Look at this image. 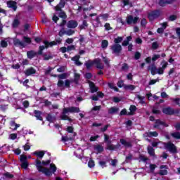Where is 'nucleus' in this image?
Returning <instances> with one entry per match:
<instances>
[{"mask_svg": "<svg viewBox=\"0 0 180 180\" xmlns=\"http://www.w3.org/2000/svg\"><path fill=\"white\" fill-rule=\"evenodd\" d=\"M50 164V160L43 161L42 162L39 160V159H37L36 160V167L37 169H38L39 172H42V174H44V175H46V176H50L51 175H53L57 171V167H56V165L51 164L50 168L51 170L43 167V165H49Z\"/></svg>", "mask_w": 180, "mask_h": 180, "instance_id": "nucleus-1", "label": "nucleus"}, {"mask_svg": "<svg viewBox=\"0 0 180 180\" xmlns=\"http://www.w3.org/2000/svg\"><path fill=\"white\" fill-rule=\"evenodd\" d=\"M79 112V108H77V107L66 108H64L63 112L60 116V117L62 120H69V122H70L71 118H70L68 116L65 115H67V113H78Z\"/></svg>", "mask_w": 180, "mask_h": 180, "instance_id": "nucleus-2", "label": "nucleus"}, {"mask_svg": "<svg viewBox=\"0 0 180 180\" xmlns=\"http://www.w3.org/2000/svg\"><path fill=\"white\" fill-rule=\"evenodd\" d=\"M96 65V67L99 68L100 70H102L103 68V64L101 62V59L97 58L94 60H89L85 63V65L88 70L92 67V65Z\"/></svg>", "mask_w": 180, "mask_h": 180, "instance_id": "nucleus-3", "label": "nucleus"}, {"mask_svg": "<svg viewBox=\"0 0 180 180\" xmlns=\"http://www.w3.org/2000/svg\"><path fill=\"white\" fill-rule=\"evenodd\" d=\"M61 8H64V2L63 1V0H61L59 4L55 7V9L57 12L56 15H58L59 18H62V19H65V18H67V15H65V13L61 11Z\"/></svg>", "mask_w": 180, "mask_h": 180, "instance_id": "nucleus-4", "label": "nucleus"}, {"mask_svg": "<svg viewBox=\"0 0 180 180\" xmlns=\"http://www.w3.org/2000/svg\"><path fill=\"white\" fill-rule=\"evenodd\" d=\"M162 146L165 147V148H166V150H168V151L172 154L177 153L176 146H175L174 143L171 142H168L167 143H163Z\"/></svg>", "mask_w": 180, "mask_h": 180, "instance_id": "nucleus-5", "label": "nucleus"}, {"mask_svg": "<svg viewBox=\"0 0 180 180\" xmlns=\"http://www.w3.org/2000/svg\"><path fill=\"white\" fill-rule=\"evenodd\" d=\"M20 162H22L21 167L24 169H27V167H29V163L27 162V156H26L25 155H21L20 156Z\"/></svg>", "mask_w": 180, "mask_h": 180, "instance_id": "nucleus-6", "label": "nucleus"}, {"mask_svg": "<svg viewBox=\"0 0 180 180\" xmlns=\"http://www.w3.org/2000/svg\"><path fill=\"white\" fill-rule=\"evenodd\" d=\"M61 44V39H58L56 41H53L51 42H49L47 41H44V44H45L46 49L49 47H53V46H56V44Z\"/></svg>", "mask_w": 180, "mask_h": 180, "instance_id": "nucleus-7", "label": "nucleus"}, {"mask_svg": "<svg viewBox=\"0 0 180 180\" xmlns=\"http://www.w3.org/2000/svg\"><path fill=\"white\" fill-rule=\"evenodd\" d=\"M159 16H160V11H154L148 13V18L149 20L152 22V20H154V19H157V18H158Z\"/></svg>", "mask_w": 180, "mask_h": 180, "instance_id": "nucleus-8", "label": "nucleus"}, {"mask_svg": "<svg viewBox=\"0 0 180 180\" xmlns=\"http://www.w3.org/2000/svg\"><path fill=\"white\" fill-rule=\"evenodd\" d=\"M162 67L157 69L156 74H159V75H161L164 74V70H165L168 65V62H166L165 60H163L161 63Z\"/></svg>", "mask_w": 180, "mask_h": 180, "instance_id": "nucleus-9", "label": "nucleus"}, {"mask_svg": "<svg viewBox=\"0 0 180 180\" xmlns=\"http://www.w3.org/2000/svg\"><path fill=\"white\" fill-rule=\"evenodd\" d=\"M113 54H119L122 51V46L119 44H115L111 46Z\"/></svg>", "mask_w": 180, "mask_h": 180, "instance_id": "nucleus-10", "label": "nucleus"}, {"mask_svg": "<svg viewBox=\"0 0 180 180\" xmlns=\"http://www.w3.org/2000/svg\"><path fill=\"white\" fill-rule=\"evenodd\" d=\"M139 20L138 17L133 18L131 15H128L127 17V25H136Z\"/></svg>", "mask_w": 180, "mask_h": 180, "instance_id": "nucleus-11", "label": "nucleus"}, {"mask_svg": "<svg viewBox=\"0 0 180 180\" xmlns=\"http://www.w3.org/2000/svg\"><path fill=\"white\" fill-rule=\"evenodd\" d=\"M154 127L155 129H162V127H168V124L160 120H157Z\"/></svg>", "mask_w": 180, "mask_h": 180, "instance_id": "nucleus-12", "label": "nucleus"}, {"mask_svg": "<svg viewBox=\"0 0 180 180\" xmlns=\"http://www.w3.org/2000/svg\"><path fill=\"white\" fill-rule=\"evenodd\" d=\"M13 44L15 46H17L18 47H21L23 49V47H26V44L22 41H20L18 38H14L13 39Z\"/></svg>", "mask_w": 180, "mask_h": 180, "instance_id": "nucleus-13", "label": "nucleus"}, {"mask_svg": "<svg viewBox=\"0 0 180 180\" xmlns=\"http://www.w3.org/2000/svg\"><path fill=\"white\" fill-rule=\"evenodd\" d=\"M67 26L69 29H75L78 26V22L75 20H70L68 22Z\"/></svg>", "mask_w": 180, "mask_h": 180, "instance_id": "nucleus-14", "label": "nucleus"}, {"mask_svg": "<svg viewBox=\"0 0 180 180\" xmlns=\"http://www.w3.org/2000/svg\"><path fill=\"white\" fill-rule=\"evenodd\" d=\"M7 6L8 8H12L13 11H16V9H18V7L16 6V3L14 1H8Z\"/></svg>", "mask_w": 180, "mask_h": 180, "instance_id": "nucleus-15", "label": "nucleus"}, {"mask_svg": "<svg viewBox=\"0 0 180 180\" xmlns=\"http://www.w3.org/2000/svg\"><path fill=\"white\" fill-rule=\"evenodd\" d=\"M162 112L165 115H174L175 113V112L172 110V108L169 107L164 108Z\"/></svg>", "mask_w": 180, "mask_h": 180, "instance_id": "nucleus-16", "label": "nucleus"}, {"mask_svg": "<svg viewBox=\"0 0 180 180\" xmlns=\"http://www.w3.org/2000/svg\"><path fill=\"white\" fill-rule=\"evenodd\" d=\"M33 74H36V70H34L33 68H30L25 70V75H27V77L33 75Z\"/></svg>", "mask_w": 180, "mask_h": 180, "instance_id": "nucleus-17", "label": "nucleus"}, {"mask_svg": "<svg viewBox=\"0 0 180 180\" xmlns=\"http://www.w3.org/2000/svg\"><path fill=\"white\" fill-rule=\"evenodd\" d=\"M89 85L91 89V92H96L98 91V87L95 86V84L92 82H89Z\"/></svg>", "mask_w": 180, "mask_h": 180, "instance_id": "nucleus-18", "label": "nucleus"}, {"mask_svg": "<svg viewBox=\"0 0 180 180\" xmlns=\"http://www.w3.org/2000/svg\"><path fill=\"white\" fill-rule=\"evenodd\" d=\"M161 26H162V27L158 28L157 30V32L158 33H163L164 30H165V29H167V22H163L162 24H161Z\"/></svg>", "mask_w": 180, "mask_h": 180, "instance_id": "nucleus-19", "label": "nucleus"}, {"mask_svg": "<svg viewBox=\"0 0 180 180\" xmlns=\"http://www.w3.org/2000/svg\"><path fill=\"white\" fill-rule=\"evenodd\" d=\"M167 168V166L162 165L160 166V175H167L168 174V171L165 169Z\"/></svg>", "mask_w": 180, "mask_h": 180, "instance_id": "nucleus-20", "label": "nucleus"}, {"mask_svg": "<svg viewBox=\"0 0 180 180\" xmlns=\"http://www.w3.org/2000/svg\"><path fill=\"white\" fill-rule=\"evenodd\" d=\"M11 126V129H12V130H17L18 127H20V124H16L15 122L12 121L10 124Z\"/></svg>", "mask_w": 180, "mask_h": 180, "instance_id": "nucleus-21", "label": "nucleus"}, {"mask_svg": "<svg viewBox=\"0 0 180 180\" xmlns=\"http://www.w3.org/2000/svg\"><path fill=\"white\" fill-rule=\"evenodd\" d=\"M34 155H37L38 158H41L42 157H44V151L41 150V151H35L33 153Z\"/></svg>", "mask_w": 180, "mask_h": 180, "instance_id": "nucleus-22", "label": "nucleus"}, {"mask_svg": "<svg viewBox=\"0 0 180 180\" xmlns=\"http://www.w3.org/2000/svg\"><path fill=\"white\" fill-rule=\"evenodd\" d=\"M146 137H157L158 136V133L157 131H153V132H147L145 134Z\"/></svg>", "mask_w": 180, "mask_h": 180, "instance_id": "nucleus-23", "label": "nucleus"}, {"mask_svg": "<svg viewBox=\"0 0 180 180\" xmlns=\"http://www.w3.org/2000/svg\"><path fill=\"white\" fill-rule=\"evenodd\" d=\"M79 56H76L73 58H72V61H75V64L76 65H81V62H79Z\"/></svg>", "mask_w": 180, "mask_h": 180, "instance_id": "nucleus-24", "label": "nucleus"}, {"mask_svg": "<svg viewBox=\"0 0 180 180\" xmlns=\"http://www.w3.org/2000/svg\"><path fill=\"white\" fill-rule=\"evenodd\" d=\"M120 143L124 146V147H131V143L130 142H127V141L124 139H121Z\"/></svg>", "mask_w": 180, "mask_h": 180, "instance_id": "nucleus-25", "label": "nucleus"}, {"mask_svg": "<svg viewBox=\"0 0 180 180\" xmlns=\"http://www.w3.org/2000/svg\"><path fill=\"white\" fill-rule=\"evenodd\" d=\"M22 39L24 40L23 43H25L26 44V46H27V44H30L32 43V39H30V37L24 36L22 37Z\"/></svg>", "mask_w": 180, "mask_h": 180, "instance_id": "nucleus-26", "label": "nucleus"}, {"mask_svg": "<svg viewBox=\"0 0 180 180\" xmlns=\"http://www.w3.org/2000/svg\"><path fill=\"white\" fill-rule=\"evenodd\" d=\"M34 115L37 120H43V118L41 117V112L40 111L35 110Z\"/></svg>", "mask_w": 180, "mask_h": 180, "instance_id": "nucleus-27", "label": "nucleus"}, {"mask_svg": "<svg viewBox=\"0 0 180 180\" xmlns=\"http://www.w3.org/2000/svg\"><path fill=\"white\" fill-rule=\"evenodd\" d=\"M119 110V109L116 107H112L108 110V112L110 115H113V113H117V112Z\"/></svg>", "mask_w": 180, "mask_h": 180, "instance_id": "nucleus-28", "label": "nucleus"}, {"mask_svg": "<svg viewBox=\"0 0 180 180\" xmlns=\"http://www.w3.org/2000/svg\"><path fill=\"white\" fill-rule=\"evenodd\" d=\"M27 58H33V57H34V56H36V52L34 51H30L27 52Z\"/></svg>", "mask_w": 180, "mask_h": 180, "instance_id": "nucleus-29", "label": "nucleus"}, {"mask_svg": "<svg viewBox=\"0 0 180 180\" xmlns=\"http://www.w3.org/2000/svg\"><path fill=\"white\" fill-rule=\"evenodd\" d=\"M148 154H150V155H152V157H154V155L155 154L154 152V148H153V147H151V146L148 147Z\"/></svg>", "mask_w": 180, "mask_h": 180, "instance_id": "nucleus-30", "label": "nucleus"}, {"mask_svg": "<svg viewBox=\"0 0 180 180\" xmlns=\"http://www.w3.org/2000/svg\"><path fill=\"white\" fill-rule=\"evenodd\" d=\"M124 88L125 89H129V91H134V89H136V86H134V85L129 84V85L124 86Z\"/></svg>", "mask_w": 180, "mask_h": 180, "instance_id": "nucleus-31", "label": "nucleus"}, {"mask_svg": "<svg viewBox=\"0 0 180 180\" xmlns=\"http://www.w3.org/2000/svg\"><path fill=\"white\" fill-rule=\"evenodd\" d=\"M162 144H164V143H162V142H153L152 143L153 147H157L158 146H159V147L160 148H162V147H163Z\"/></svg>", "mask_w": 180, "mask_h": 180, "instance_id": "nucleus-32", "label": "nucleus"}, {"mask_svg": "<svg viewBox=\"0 0 180 180\" xmlns=\"http://www.w3.org/2000/svg\"><path fill=\"white\" fill-rule=\"evenodd\" d=\"M109 46V42L107 40H103L101 42V47L102 49H106Z\"/></svg>", "mask_w": 180, "mask_h": 180, "instance_id": "nucleus-33", "label": "nucleus"}, {"mask_svg": "<svg viewBox=\"0 0 180 180\" xmlns=\"http://www.w3.org/2000/svg\"><path fill=\"white\" fill-rule=\"evenodd\" d=\"M46 120H48V122H54V120H56V117L51 116V115L49 114L46 117Z\"/></svg>", "mask_w": 180, "mask_h": 180, "instance_id": "nucleus-34", "label": "nucleus"}, {"mask_svg": "<svg viewBox=\"0 0 180 180\" xmlns=\"http://www.w3.org/2000/svg\"><path fill=\"white\" fill-rule=\"evenodd\" d=\"M123 41V37H118L117 38H115L114 42L115 44H117L118 43H121Z\"/></svg>", "mask_w": 180, "mask_h": 180, "instance_id": "nucleus-35", "label": "nucleus"}, {"mask_svg": "<svg viewBox=\"0 0 180 180\" xmlns=\"http://www.w3.org/2000/svg\"><path fill=\"white\" fill-rule=\"evenodd\" d=\"M136 109L137 108H136V105H131L129 108V110H130L129 115H133V113H134V112H136Z\"/></svg>", "mask_w": 180, "mask_h": 180, "instance_id": "nucleus-36", "label": "nucleus"}, {"mask_svg": "<svg viewBox=\"0 0 180 180\" xmlns=\"http://www.w3.org/2000/svg\"><path fill=\"white\" fill-rule=\"evenodd\" d=\"M150 72L153 75H155L157 74V68L153 65L152 68L150 69Z\"/></svg>", "mask_w": 180, "mask_h": 180, "instance_id": "nucleus-37", "label": "nucleus"}, {"mask_svg": "<svg viewBox=\"0 0 180 180\" xmlns=\"http://www.w3.org/2000/svg\"><path fill=\"white\" fill-rule=\"evenodd\" d=\"M122 2L124 4V6H126L127 5L129 6H133V4L130 3L129 0H122Z\"/></svg>", "mask_w": 180, "mask_h": 180, "instance_id": "nucleus-38", "label": "nucleus"}, {"mask_svg": "<svg viewBox=\"0 0 180 180\" xmlns=\"http://www.w3.org/2000/svg\"><path fill=\"white\" fill-rule=\"evenodd\" d=\"M74 33H75V31L72 30H68L65 32V34H67V36H72Z\"/></svg>", "mask_w": 180, "mask_h": 180, "instance_id": "nucleus-39", "label": "nucleus"}, {"mask_svg": "<svg viewBox=\"0 0 180 180\" xmlns=\"http://www.w3.org/2000/svg\"><path fill=\"white\" fill-rule=\"evenodd\" d=\"M88 167H89V168H93V167H95V162H94L92 160H90L88 162Z\"/></svg>", "mask_w": 180, "mask_h": 180, "instance_id": "nucleus-40", "label": "nucleus"}, {"mask_svg": "<svg viewBox=\"0 0 180 180\" xmlns=\"http://www.w3.org/2000/svg\"><path fill=\"white\" fill-rule=\"evenodd\" d=\"M172 136L174 137V139H180V134L179 132L172 133Z\"/></svg>", "mask_w": 180, "mask_h": 180, "instance_id": "nucleus-41", "label": "nucleus"}, {"mask_svg": "<svg viewBox=\"0 0 180 180\" xmlns=\"http://www.w3.org/2000/svg\"><path fill=\"white\" fill-rule=\"evenodd\" d=\"M58 77L60 78V79H65V78L68 77V75L67 73H63L62 75H58Z\"/></svg>", "mask_w": 180, "mask_h": 180, "instance_id": "nucleus-42", "label": "nucleus"}, {"mask_svg": "<svg viewBox=\"0 0 180 180\" xmlns=\"http://www.w3.org/2000/svg\"><path fill=\"white\" fill-rule=\"evenodd\" d=\"M96 150L98 151V153H102V151H103V147L101 146H96Z\"/></svg>", "mask_w": 180, "mask_h": 180, "instance_id": "nucleus-43", "label": "nucleus"}, {"mask_svg": "<svg viewBox=\"0 0 180 180\" xmlns=\"http://www.w3.org/2000/svg\"><path fill=\"white\" fill-rule=\"evenodd\" d=\"M18 25H19V20L17 19L14 20V21L13 22V27H18Z\"/></svg>", "mask_w": 180, "mask_h": 180, "instance_id": "nucleus-44", "label": "nucleus"}, {"mask_svg": "<svg viewBox=\"0 0 180 180\" xmlns=\"http://www.w3.org/2000/svg\"><path fill=\"white\" fill-rule=\"evenodd\" d=\"M88 26V22L86 21H83V24L79 26L80 29H85Z\"/></svg>", "mask_w": 180, "mask_h": 180, "instance_id": "nucleus-45", "label": "nucleus"}, {"mask_svg": "<svg viewBox=\"0 0 180 180\" xmlns=\"http://www.w3.org/2000/svg\"><path fill=\"white\" fill-rule=\"evenodd\" d=\"M108 86H109L112 89H114V91H118L117 87L115 86V85H113V83H109V84H108Z\"/></svg>", "mask_w": 180, "mask_h": 180, "instance_id": "nucleus-46", "label": "nucleus"}, {"mask_svg": "<svg viewBox=\"0 0 180 180\" xmlns=\"http://www.w3.org/2000/svg\"><path fill=\"white\" fill-rule=\"evenodd\" d=\"M51 58H53L51 55H44V60H51Z\"/></svg>", "mask_w": 180, "mask_h": 180, "instance_id": "nucleus-47", "label": "nucleus"}, {"mask_svg": "<svg viewBox=\"0 0 180 180\" xmlns=\"http://www.w3.org/2000/svg\"><path fill=\"white\" fill-rule=\"evenodd\" d=\"M117 86H119V88H122V86H124V83L122 80H120L117 82Z\"/></svg>", "mask_w": 180, "mask_h": 180, "instance_id": "nucleus-48", "label": "nucleus"}, {"mask_svg": "<svg viewBox=\"0 0 180 180\" xmlns=\"http://www.w3.org/2000/svg\"><path fill=\"white\" fill-rule=\"evenodd\" d=\"M65 30L64 28H62L60 32H59V36L62 37L64 36V34H65Z\"/></svg>", "mask_w": 180, "mask_h": 180, "instance_id": "nucleus-49", "label": "nucleus"}, {"mask_svg": "<svg viewBox=\"0 0 180 180\" xmlns=\"http://www.w3.org/2000/svg\"><path fill=\"white\" fill-rule=\"evenodd\" d=\"M16 137H18V135L16 134H11L9 136L11 140H15Z\"/></svg>", "mask_w": 180, "mask_h": 180, "instance_id": "nucleus-50", "label": "nucleus"}, {"mask_svg": "<svg viewBox=\"0 0 180 180\" xmlns=\"http://www.w3.org/2000/svg\"><path fill=\"white\" fill-rule=\"evenodd\" d=\"M44 49H46V46H39V51L38 52V54H43V50H44Z\"/></svg>", "mask_w": 180, "mask_h": 180, "instance_id": "nucleus-51", "label": "nucleus"}, {"mask_svg": "<svg viewBox=\"0 0 180 180\" xmlns=\"http://www.w3.org/2000/svg\"><path fill=\"white\" fill-rule=\"evenodd\" d=\"M58 86L63 88V86H64V82L63 80H59L58 82Z\"/></svg>", "mask_w": 180, "mask_h": 180, "instance_id": "nucleus-52", "label": "nucleus"}, {"mask_svg": "<svg viewBox=\"0 0 180 180\" xmlns=\"http://www.w3.org/2000/svg\"><path fill=\"white\" fill-rule=\"evenodd\" d=\"M157 166L155 165H150V172H154V169H155Z\"/></svg>", "mask_w": 180, "mask_h": 180, "instance_id": "nucleus-53", "label": "nucleus"}, {"mask_svg": "<svg viewBox=\"0 0 180 180\" xmlns=\"http://www.w3.org/2000/svg\"><path fill=\"white\" fill-rule=\"evenodd\" d=\"M57 71L58 72H64V71H65V66H61L60 68H59Z\"/></svg>", "mask_w": 180, "mask_h": 180, "instance_id": "nucleus-54", "label": "nucleus"}, {"mask_svg": "<svg viewBox=\"0 0 180 180\" xmlns=\"http://www.w3.org/2000/svg\"><path fill=\"white\" fill-rule=\"evenodd\" d=\"M24 150H25V151H29V150H30V145L28 143H26L24 146Z\"/></svg>", "mask_w": 180, "mask_h": 180, "instance_id": "nucleus-55", "label": "nucleus"}, {"mask_svg": "<svg viewBox=\"0 0 180 180\" xmlns=\"http://www.w3.org/2000/svg\"><path fill=\"white\" fill-rule=\"evenodd\" d=\"M160 57H161V56L154 55L153 57L152 58V60L153 61H157V60H158V58H160Z\"/></svg>", "mask_w": 180, "mask_h": 180, "instance_id": "nucleus-56", "label": "nucleus"}, {"mask_svg": "<svg viewBox=\"0 0 180 180\" xmlns=\"http://www.w3.org/2000/svg\"><path fill=\"white\" fill-rule=\"evenodd\" d=\"M68 51H72V50H75V46H74L73 45H70L69 46H68L67 48Z\"/></svg>", "mask_w": 180, "mask_h": 180, "instance_id": "nucleus-57", "label": "nucleus"}, {"mask_svg": "<svg viewBox=\"0 0 180 180\" xmlns=\"http://www.w3.org/2000/svg\"><path fill=\"white\" fill-rule=\"evenodd\" d=\"M116 164H117V160L114 159L111 160V165H112V167H116Z\"/></svg>", "mask_w": 180, "mask_h": 180, "instance_id": "nucleus-58", "label": "nucleus"}, {"mask_svg": "<svg viewBox=\"0 0 180 180\" xmlns=\"http://www.w3.org/2000/svg\"><path fill=\"white\" fill-rule=\"evenodd\" d=\"M139 161H143L144 162H146V161H147V158H146L145 156L141 155L139 157Z\"/></svg>", "mask_w": 180, "mask_h": 180, "instance_id": "nucleus-59", "label": "nucleus"}, {"mask_svg": "<svg viewBox=\"0 0 180 180\" xmlns=\"http://www.w3.org/2000/svg\"><path fill=\"white\" fill-rule=\"evenodd\" d=\"M1 47H7L8 43L6 41H1Z\"/></svg>", "mask_w": 180, "mask_h": 180, "instance_id": "nucleus-60", "label": "nucleus"}, {"mask_svg": "<svg viewBox=\"0 0 180 180\" xmlns=\"http://www.w3.org/2000/svg\"><path fill=\"white\" fill-rule=\"evenodd\" d=\"M105 30H112V27H110V24L106 23L105 25Z\"/></svg>", "mask_w": 180, "mask_h": 180, "instance_id": "nucleus-61", "label": "nucleus"}, {"mask_svg": "<svg viewBox=\"0 0 180 180\" xmlns=\"http://www.w3.org/2000/svg\"><path fill=\"white\" fill-rule=\"evenodd\" d=\"M97 139H99V136L96 135L90 138V141H95Z\"/></svg>", "mask_w": 180, "mask_h": 180, "instance_id": "nucleus-62", "label": "nucleus"}, {"mask_svg": "<svg viewBox=\"0 0 180 180\" xmlns=\"http://www.w3.org/2000/svg\"><path fill=\"white\" fill-rule=\"evenodd\" d=\"M135 41L136 44H141V43H143V40H141V38H136Z\"/></svg>", "mask_w": 180, "mask_h": 180, "instance_id": "nucleus-63", "label": "nucleus"}, {"mask_svg": "<svg viewBox=\"0 0 180 180\" xmlns=\"http://www.w3.org/2000/svg\"><path fill=\"white\" fill-rule=\"evenodd\" d=\"M176 33L178 37L179 38V41H180V28L176 29Z\"/></svg>", "mask_w": 180, "mask_h": 180, "instance_id": "nucleus-64", "label": "nucleus"}]
</instances>
